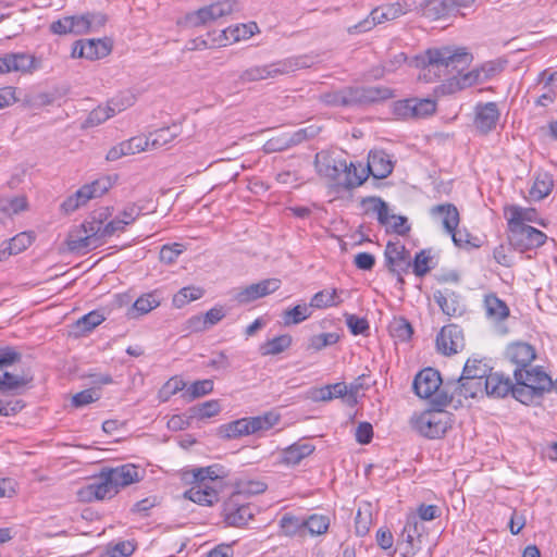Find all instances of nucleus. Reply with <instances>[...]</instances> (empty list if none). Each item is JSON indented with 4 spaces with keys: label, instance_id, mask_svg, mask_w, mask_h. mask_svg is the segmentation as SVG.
<instances>
[{
    "label": "nucleus",
    "instance_id": "8fccbe9b",
    "mask_svg": "<svg viewBox=\"0 0 557 557\" xmlns=\"http://www.w3.org/2000/svg\"><path fill=\"white\" fill-rule=\"evenodd\" d=\"M280 529L285 536H294L305 530L304 519L285 513L280 520Z\"/></svg>",
    "mask_w": 557,
    "mask_h": 557
},
{
    "label": "nucleus",
    "instance_id": "3c124183",
    "mask_svg": "<svg viewBox=\"0 0 557 557\" xmlns=\"http://www.w3.org/2000/svg\"><path fill=\"white\" fill-rule=\"evenodd\" d=\"M373 11L374 18H376V22H380V24L387 21L396 20L399 16L405 15L404 10L401 9L398 2L377 7L373 9Z\"/></svg>",
    "mask_w": 557,
    "mask_h": 557
},
{
    "label": "nucleus",
    "instance_id": "b1692460",
    "mask_svg": "<svg viewBox=\"0 0 557 557\" xmlns=\"http://www.w3.org/2000/svg\"><path fill=\"white\" fill-rule=\"evenodd\" d=\"M34 57L24 52L7 53L0 58V74L29 72L34 69Z\"/></svg>",
    "mask_w": 557,
    "mask_h": 557
},
{
    "label": "nucleus",
    "instance_id": "5701e85b",
    "mask_svg": "<svg viewBox=\"0 0 557 557\" xmlns=\"http://www.w3.org/2000/svg\"><path fill=\"white\" fill-rule=\"evenodd\" d=\"M433 297L443 313L448 317H460L465 312L461 297L448 288L434 292Z\"/></svg>",
    "mask_w": 557,
    "mask_h": 557
},
{
    "label": "nucleus",
    "instance_id": "f03ea898",
    "mask_svg": "<svg viewBox=\"0 0 557 557\" xmlns=\"http://www.w3.org/2000/svg\"><path fill=\"white\" fill-rule=\"evenodd\" d=\"M111 215L109 207L95 211L89 220L82 224L81 234H71L69 247L73 251H89L101 246L108 238L115 234L123 233L126 225L117 218L104 223Z\"/></svg>",
    "mask_w": 557,
    "mask_h": 557
},
{
    "label": "nucleus",
    "instance_id": "cd10ccee",
    "mask_svg": "<svg viewBox=\"0 0 557 557\" xmlns=\"http://www.w3.org/2000/svg\"><path fill=\"white\" fill-rule=\"evenodd\" d=\"M535 356V349L527 343H515L506 349V357L517 366L516 369L530 367Z\"/></svg>",
    "mask_w": 557,
    "mask_h": 557
},
{
    "label": "nucleus",
    "instance_id": "7ed1b4c3",
    "mask_svg": "<svg viewBox=\"0 0 557 557\" xmlns=\"http://www.w3.org/2000/svg\"><path fill=\"white\" fill-rule=\"evenodd\" d=\"M310 65L311 61L306 55L290 57L269 64L251 66L243 71L238 79L242 84L260 82L287 75Z\"/></svg>",
    "mask_w": 557,
    "mask_h": 557
},
{
    "label": "nucleus",
    "instance_id": "603ef678",
    "mask_svg": "<svg viewBox=\"0 0 557 557\" xmlns=\"http://www.w3.org/2000/svg\"><path fill=\"white\" fill-rule=\"evenodd\" d=\"M305 530L311 535L324 534L330 527V519L323 515H311L307 519H304Z\"/></svg>",
    "mask_w": 557,
    "mask_h": 557
},
{
    "label": "nucleus",
    "instance_id": "052dcab7",
    "mask_svg": "<svg viewBox=\"0 0 557 557\" xmlns=\"http://www.w3.org/2000/svg\"><path fill=\"white\" fill-rule=\"evenodd\" d=\"M114 114L115 108H113L109 102L107 107H98L95 110H92L89 113L86 123L89 126H96L106 122L109 117H111Z\"/></svg>",
    "mask_w": 557,
    "mask_h": 557
},
{
    "label": "nucleus",
    "instance_id": "c85d7f7f",
    "mask_svg": "<svg viewBox=\"0 0 557 557\" xmlns=\"http://www.w3.org/2000/svg\"><path fill=\"white\" fill-rule=\"evenodd\" d=\"M512 389V382L508 376L498 372H491L484 381V395L502 398Z\"/></svg>",
    "mask_w": 557,
    "mask_h": 557
},
{
    "label": "nucleus",
    "instance_id": "0e129e2a",
    "mask_svg": "<svg viewBox=\"0 0 557 557\" xmlns=\"http://www.w3.org/2000/svg\"><path fill=\"white\" fill-rule=\"evenodd\" d=\"M220 466L213 465L205 468H196L193 470V476L196 484H207V480H215L220 478L219 470Z\"/></svg>",
    "mask_w": 557,
    "mask_h": 557
},
{
    "label": "nucleus",
    "instance_id": "412c9836",
    "mask_svg": "<svg viewBox=\"0 0 557 557\" xmlns=\"http://www.w3.org/2000/svg\"><path fill=\"white\" fill-rule=\"evenodd\" d=\"M499 115L497 103H479L475 107L474 126L481 134H487L496 127Z\"/></svg>",
    "mask_w": 557,
    "mask_h": 557
},
{
    "label": "nucleus",
    "instance_id": "39448f33",
    "mask_svg": "<svg viewBox=\"0 0 557 557\" xmlns=\"http://www.w3.org/2000/svg\"><path fill=\"white\" fill-rule=\"evenodd\" d=\"M21 354L12 347L0 348V370L21 360ZM33 381L28 375H15L8 371L0 372V392L18 393Z\"/></svg>",
    "mask_w": 557,
    "mask_h": 557
},
{
    "label": "nucleus",
    "instance_id": "20e7f679",
    "mask_svg": "<svg viewBox=\"0 0 557 557\" xmlns=\"http://www.w3.org/2000/svg\"><path fill=\"white\" fill-rule=\"evenodd\" d=\"M411 426L426 438H440L451 428V414L442 407L425 410L411 418Z\"/></svg>",
    "mask_w": 557,
    "mask_h": 557
},
{
    "label": "nucleus",
    "instance_id": "1a4fd4ad",
    "mask_svg": "<svg viewBox=\"0 0 557 557\" xmlns=\"http://www.w3.org/2000/svg\"><path fill=\"white\" fill-rule=\"evenodd\" d=\"M385 263L388 270L397 275V282L404 284L403 275L408 273L411 267L409 250L400 242H388L384 251Z\"/></svg>",
    "mask_w": 557,
    "mask_h": 557
},
{
    "label": "nucleus",
    "instance_id": "6ab92c4d",
    "mask_svg": "<svg viewBox=\"0 0 557 557\" xmlns=\"http://www.w3.org/2000/svg\"><path fill=\"white\" fill-rule=\"evenodd\" d=\"M255 516L249 504H239L236 496L231 497L224 505V520L231 527L242 528Z\"/></svg>",
    "mask_w": 557,
    "mask_h": 557
},
{
    "label": "nucleus",
    "instance_id": "c756f323",
    "mask_svg": "<svg viewBox=\"0 0 557 557\" xmlns=\"http://www.w3.org/2000/svg\"><path fill=\"white\" fill-rule=\"evenodd\" d=\"M106 472L117 491H120L121 487L138 482L140 479L138 468L131 463L108 469Z\"/></svg>",
    "mask_w": 557,
    "mask_h": 557
},
{
    "label": "nucleus",
    "instance_id": "0eeeda50",
    "mask_svg": "<svg viewBox=\"0 0 557 557\" xmlns=\"http://www.w3.org/2000/svg\"><path fill=\"white\" fill-rule=\"evenodd\" d=\"M235 9V1L223 0L186 14L185 25L189 27H199L231 14Z\"/></svg>",
    "mask_w": 557,
    "mask_h": 557
},
{
    "label": "nucleus",
    "instance_id": "de8ad7c7",
    "mask_svg": "<svg viewBox=\"0 0 557 557\" xmlns=\"http://www.w3.org/2000/svg\"><path fill=\"white\" fill-rule=\"evenodd\" d=\"M451 14L447 0H428L423 10V16L436 21Z\"/></svg>",
    "mask_w": 557,
    "mask_h": 557
},
{
    "label": "nucleus",
    "instance_id": "69168bd1",
    "mask_svg": "<svg viewBox=\"0 0 557 557\" xmlns=\"http://www.w3.org/2000/svg\"><path fill=\"white\" fill-rule=\"evenodd\" d=\"M185 250L183 244L174 243L172 245H163L160 250V260L166 264L174 263L181 253Z\"/></svg>",
    "mask_w": 557,
    "mask_h": 557
},
{
    "label": "nucleus",
    "instance_id": "bf43d9fd",
    "mask_svg": "<svg viewBox=\"0 0 557 557\" xmlns=\"http://www.w3.org/2000/svg\"><path fill=\"white\" fill-rule=\"evenodd\" d=\"M103 320L104 317L101 313L98 311H91L77 320L76 329L79 333H88L101 324Z\"/></svg>",
    "mask_w": 557,
    "mask_h": 557
},
{
    "label": "nucleus",
    "instance_id": "a878e982",
    "mask_svg": "<svg viewBox=\"0 0 557 557\" xmlns=\"http://www.w3.org/2000/svg\"><path fill=\"white\" fill-rule=\"evenodd\" d=\"M504 215L507 220V225L528 226L527 223H539L545 225L543 221L539 220L537 211L534 208H523L517 205L505 207Z\"/></svg>",
    "mask_w": 557,
    "mask_h": 557
},
{
    "label": "nucleus",
    "instance_id": "49530a36",
    "mask_svg": "<svg viewBox=\"0 0 557 557\" xmlns=\"http://www.w3.org/2000/svg\"><path fill=\"white\" fill-rule=\"evenodd\" d=\"M292 345V336L283 334L272 339L267 341L261 347V354L263 356L278 355L286 350Z\"/></svg>",
    "mask_w": 557,
    "mask_h": 557
},
{
    "label": "nucleus",
    "instance_id": "4c0bfd02",
    "mask_svg": "<svg viewBox=\"0 0 557 557\" xmlns=\"http://www.w3.org/2000/svg\"><path fill=\"white\" fill-rule=\"evenodd\" d=\"M87 60H98L107 57L112 50L109 39H84Z\"/></svg>",
    "mask_w": 557,
    "mask_h": 557
},
{
    "label": "nucleus",
    "instance_id": "7c9ffc66",
    "mask_svg": "<svg viewBox=\"0 0 557 557\" xmlns=\"http://www.w3.org/2000/svg\"><path fill=\"white\" fill-rule=\"evenodd\" d=\"M182 133L181 124L173 123L171 126L161 127L154 132L149 133L147 137L148 147L150 149H160L172 140H174Z\"/></svg>",
    "mask_w": 557,
    "mask_h": 557
},
{
    "label": "nucleus",
    "instance_id": "f3484780",
    "mask_svg": "<svg viewBox=\"0 0 557 557\" xmlns=\"http://www.w3.org/2000/svg\"><path fill=\"white\" fill-rule=\"evenodd\" d=\"M465 346L461 329L456 324L443 326L436 336L437 350L446 356L457 354Z\"/></svg>",
    "mask_w": 557,
    "mask_h": 557
},
{
    "label": "nucleus",
    "instance_id": "4d7b16f0",
    "mask_svg": "<svg viewBox=\"0 0 557 557\" xmlns=\"http://www.w3.org/2000/svg\"><path fill=\"white\" fill-rule=\"evenodd\" d=\"M339 341V335L335 332L321 333L310 337L308 349L319 351L325 347L332 346Z\"/></svg>",
    "mask_w": 557,
    "mask_h": 557
},
{
    "label": "nucleus",
    "instance_id": "2f4dec72",
    "mask_svg": "<svg viewBox=\"0 0 557 557\" xmlns=\"http://www.w3.org/2000/svg\"><path fill=\"white\" fill-rule=\"evenodd\" d=\"M184 497L201 506H212L219 500V493L208 484H195L184 493Z\"/></svg>",
    "mask_w": 557,
    "mask_h": 557
},
{
    "label": "nucleus",
    "instance_id": "423d86ee",
    "mask_svg": "<svg viewBox=\"0 0 557 557\" xmlns=\"http://www.w3.org/2000/svg\"><path fill=\"white\" fill-rule=\"evenodd\" d=\"M112 187L109 176L98 178L82 186L74 195L67 197L61 205L64 212L70 213L85 205L88 200L101 197Z\"/></svg>",
    "mask_w": 557,
    "mask_h": 557
},
{
    "label": "nucleus",
    "instance_id": "680f3d73",
    "mask_svg": "<svg viewBox=\"0 0 557 557\" xmlns=\"http://www.w3.org/2000/svg\"><path fill=\"white\" fill-rule=\"evenodd\" d=\"M27 208L25 197H15L12 199H0V212L8 215L17 214Z\"/></svg>",
    "mask_w": 557,
    "mask_h": 557
},
{
    "label": "nucleus",
    "instance_id": "bb28decb",
    "mask_svg": "<svg viewBox=\"0 0 557 557\" xmlns=\"http://www.w3.org/2000/svg\"><path fill=\"white\" fill-rule=\"evenodd\" d=\"M393 97L389 88L383 86L352 87V100L355 103H372Z\"/></svg>",
    "mask_w": 557,
    "mask_h": 557
},
{
    "label": "nucleus",
    "instance_id": "a18cd8bd",
    "mask_svg": "<svg viewBox=\"0 0 557 557\" xmlns=\"http://www.w3.org/2000/svg\"><path fill=\"white\" fill-rule=\"evenodd\" d=\"M492 369L487 363L480 359L469 358L463 367V376H471L475 380L485 381V377L490 375Z\"/></svg>",
    "mask_w": 557,
    "mask_h": 557
},
{
    "label": "nucleus",
    "instance_id": "ddd939ff",
    "mask_svg": "<svg viewBox=\"0 0 557 557\" xmlns=\"http://www.w3.org/2000/svg\"><path fill=\"white\" fill-rule=\"evenodd\" d=\"M513 376L516 382L533 388L537 396H542L545 391H549L554 385L552 377L540 367L515 369Z\"/></svg>",
    "mask_w": 557,
    "mask_h": 557
},
{
    "label": "nucleus",
    "instance_id": "37998d69",
    "mask_svg": "<svg viewBox=\"0 0 557 557\" xmlns=\"http://www.w3.org/2000/svg\"><path fill=\"white\" fill-rule=\"evenodd\" d=\"M553 186V178L548 173H539L530 189V196L533 199L542 200L550 194Z\"/></svg>",
    "mask_w": 557,
    "mask_h": 557
},
{
    "label": "nucleus",
    "instance_id": "864d4df0",
    "mask_svg": "<svg viewBox=\"0 0 557 557\" xmlns=\"http://www.w3.org/2000/svg\"><path fill=\"white\" fill-rule=\"evenodd\" d=\"M213 391V381L201 380L194 382L183 394L184 399L193 401Z\"/></svg>",
    "mask_w": 557,
    "mask_h": 557
},
{
    "label": "nucleus",
    "instance_id": "ea45409f",
    "mask_svg": "<svg viewBox=\"0 0 557 557\" xmlns=\"http://www.w3.org/2000/svg\"><path fill=\"white\" fill-rule=\"evenodd\" d=\"M160 305V300L154 293L145 294L138 297L132 309L128 311L131 318L147 314Z\"/></svg>",
    "mask_w": 557,
    "mask_h": 557
},
{
    "label": "nucleus",
    "instance_id": "2eb2a0df",
    "mask_svg": "<svg viewBox=\"0 0 557 557\" xmlns=\"http://www.w3.org/2000/svg\"><path fill=\"white\" fill-rule=\"evenodd\" d=\"M432 214L441 215L446 232L451 236L456 246L461 247L468 243L467 235L456 232L459 224V212L454 205H438L432 208Z\"/></svg>",
    "mask_w": 557,
    "mask_h": 557
},
{
    "label": "nucleus",
    "instance_id": "a211bd4d",
    "mask_svg": "<svg viewBox=\"0 0 557 557\" xmlns=\"http://www.w3.org/2000/svg\"><path fill=\"white\" fill-rule=\"evenodd\" d=\"M314 163L318 173L339 186L343 171L347 169V161L342 158H335L325 152L315 154Z\"/></svg>",
    "mask_w": 557,
    "mask_h": 557
},
{
    "label": "nucleus",
    "instance_id": "c9c22d12",
    "mask_svg": "<svg viewBox=\"0 0 557 557\" xmlns=\"http://www.w3.org/2000/svg\"><path fill=\"white\" fill-rule=\"evenodd\" d=\"M484 308L487 318L494 321H502L509 315L508 306L495 294H490L485 296Z\"/></svg>",
    "mask_w": 557,
    "mask_h": 557
},
{
    "label": "nucleus",
    "instance_id": "09e8293b",
    "mask_svg": "<svg viewBox=\"0 0 557 557\" xmlns=\"http://www.w3.org/2000/svg\"><path fill=\"white\" fill-rule=\"evenodd\" d=\"M310 305H297L292 309L285 310L283 313V322L285 325L299 324L307 320L311 314Z\"/></svg>",
    "mask_w": 557,
    "mask_h": 557
},
{
    "label": "nucleus",
    "instance_id": "dca6fc26",
    "mask_svg": "<svg viewBox=\"0 0 557 557\" xmlns=\"http://www.w3.org/2000/svg\"><path fill=\"white\" fill-rule=\"evenodd\" d=\"M314 135L315 131L313 127L301 128L294 133H285L267 140L263 149L267 153L284 151L301 144L305 139L313 137Z\"/></svg>",
    "mask_w": 557,
    "mask_h": 557
},
{
    "label": "nucleus",
    "instance_id": "6e6552de",
    "mask_svg": "<svg viewBox=\"0 0 557 557\" xmlns=\"http://www.w3.org/2000/svg\"><path fill=\"white\" fill-rule=\"evenodd\" d=\"M508 239L515 249L527 251L544 245L547 236L533 226L508 225Z\"/></svg>",
    "mask_w": 557,
    "mask_h": 557
},
{
    "label": "nucleus",
    "instance_id": "c03bdc74",
    "mask_svg": "<svg viewBox=\"0 0 557 557\" xmlns=\"http://www.w3.org/2000/svg\"><path fill=\"white\" fill-rule=\"evenodd\" d=\"M278 420L280 416L273 412H267L262 416L246 418L250 434L270 430L278 422Z\"/></svg>",
    "mask_w": 557,
    "mask_h": 557
},
{
    "label": "nucleus",
    "instance_id": "774afa93",
    "mask_svg": "<svg viewBox=\"0 0 557 557\" xmlns=\"http://www.w3.org/2000/svg\"><path fill=\"white\" fill-rule=\"evenodd\" d=\"M100 398V392L96 388H88L75 394L72 397V405L76 408L87 406Z\"/></svg>",
    "mask_w": 557,
    "mask_h": 557
},
{
    "label": "nucleus",
    "instance_id": "58836bf2",
    "mask_svg": "<svg viewBox=\"0 0 557 557\" xmlns=\"http://www.w3.org/2000/svg\"><path fill=\"white\" fill-rule=\"evenodd\" d=\"M323 103L333 107H348L354 104L352 87L324 92L320 96Z\"/></svg>",
    "mask_w": 557,
    "mask_h": 557
},
{
    "label": "nucleus",
    "instance_id": "f257e3e1",
    "mask_svg": "<svg viewBox=\"0 0 557 557\" xmlns=\"http://www.w3.org/2000/svg\"><path fill=\"white\" fill-rule=\"evenodd\" d=\"M472 54L465 47L443 46L425 50L417 58L421 71L419 79L434 82L437 79L458 81L465 70L471 64Z\"/></svg>",
    "mask_w": 557,
    "mask_h": 557
},
{
    "label": "nucleus",
    "instance_id": "aec40b11",
    "mask_svg": "<svg viewBox=\"0 0 557 557\" xmlns=\"http://www.w3.org/2000/svg\"><path fill=\"white\" fill-rule=\"evenodd\" d=\"M315 450V446L307 441H298L282 449L276 460L277 465L286 467L298 466Z\"/></svg>",
    "mask_w": 557,
    "mask_h": 557
},
{
    "label": "nucleus",
    "instance_id": "4be33fe9",
    "mask_svg": "<svg viewBox=\"0 0 557 557\" xmlns=\"http://www.w3.org/2000/svg\"><path fill=\"white\" fill-rule=\"evenodd\" d=\"M500 71V67L495 62H486L480 67H475L467 73H462L458 81V88L463 89L474 84H482L491 79Z\"/></svg>",
    "mask_w": 557,
    "mask_h": 557
},
{
    "label": "nucleus",
    "instance_id": "e433bc0d",
    "mask_svg": "<svg viewBox=\"0 0 557 557\" xmlns=\"http://www.w3.org/2000/svg\"><path fill=\"white\" fill-rule=\"evenodd\" d=\"M457 381H448L446 383L442 382L441 389L436 394L435 398H432V404L434 407H446L450 403H453L455 399L458 403H461V399L463 398L462 395L459 394V389H455Z\"/></svg>",
    "mask_w": 557,
    "mask_h": 557
},
{
    "label": "nucleus",
    "instance_id": "393cba45",
    "mask_svg": "<svg viewBox=\"0 0 557 557\" xmlns=\"http://www.w3.org/2000/svg\"><path fill=\"white\" fill-rule=\"evenodd\" d=\"M391 157L384 150H371L368 156L367 171L374 178H386L393 172Z\"/></svg>",
    "mask_w": 557,
    "mask_h": 557
},
{
    "label": "nucleus",
    "instance_id": "4468645a",
    "mask_svg": "<svg viewBox=\"0 0 557 557\" xmlns=\"http://www.w3.org/2000/svg\"><path fill=\"white\" fill-rule=\"evenodd\" d=\"M442 382L441 374L437 370L425 368L414 376L412 387L420 398H435L441 389Z\"/></svg>",
    "mask_w": 557,
    "mask_h": 557
},
{
    "label": "nucleus",
    "instance_id": "9d476101",
    "mask_svg": "<svg viewBox=\"0 0 557 557\" xmlns=\"http://www.w3.org/2000/svg\"><path fill=\"white\" fill-rule=\"evenodd\" d=\"M425 527L417 516L409 517L399 535L398 543L405 544L401 557H413L422 549Z\"/></svg>",
    "mask_w": 557,
    "mask_h": 557
},
{
    "label": "nucleus",
    "instance_id": "473e14b6",
    "mask_svg": "<svg viewBox=\"0 0 557 557\" xmlns=\"http://www.w3.org/2000/svg\"><path fill=\"white\" fill-rule=\"evenodd\" d=\"M258 29L256 23L242 24L235 27H228L221 32L219 35L218 45L226 46L227 42L232 39L233 41H239L244 39L250 38L255 32Z\"/></svg>",
    "mask_w": 557,
    "mask_h": 557
},
{
    "label": "nucleus",
    "instance_id": "f8f14e48",
    "mask_svg": "<svg viewBox=\"0 0 557 557\" xmlns=\"http://www.w3.org/2000/svg\"><path fill=\"white\" fill-rule=\"evenodd\" d=\"M280 286L281 281L278 278H265L258 283H252L246 287L236 289L234 298L238 304H250L259 298L273 294L280 288Z\"/></svg>",
    "mask_w": 557,
    "mask_h": 557
},
{
    "label": "nucleus",
    "instance_id": "9b49d317",
    "mask_svg": "<svg viewBox=\"0 0 557 557\" xmlns=\"http://www.w3.org/2000/svg\"><path fill=\"white\" fill-rule=\"evenodd\" d=\"M436 110V103L432 99H406L394 104V113L401 119H420L431 115Z\"/></svg>",
    "mask_w": 557,
    "mask_h": 557
},
{
    "label": "nucleus",
    "instance_id": "e2e57ef3",
    "mask_svg": "<svg viewBox=\"0 0 557 557\" xmlns=\"http://www.w3.org/2000/svg\"><path fill=\"white\" fill-rule=\"evenodd\" d=\"M193 414L190 417L211 418L218 414L221 410L218 400H208L190 409Z\"/></svg>",
    "mask_w": 557,
    "mask_h": 557
},
{
    "label": "nucleus",
    "instance_id": "72a5a7b5",
    "mask_svg": "<svg viewBox=\"0 0 557 557\" xmlns=\"http://www.w3.org/2000/svg\"><path fill=\"white\" fill-rule=\"evenodd\" d=\"M367 168L358 169L352 162H347V169L343 171L339 186L345 189H352L363 184L368 178Z\"/></svg>",
    "mask_w": 557,
    "mask_h": 557
},
{
    "label": "nucleus",
    "instance_id": "6e6d98bb",
    "mask_svg": "<svg viewBox=\"0 0 557 557\" xmlns=\"http://www.w3.org/2000/svg\"><path fill=\"white\" fill-rule=\"evenodd\" d=\"M203 292L198 287H183L173 297V305L176 308H182L190 301L201 298Z\"/></svg>",
    "mask_w": 557,
    "mask_h": 557
},
{
    "label": "nucleus",
    "instance_id": "5fc2aeb1",
    "mask_svg": "<svg viewBox=\"0 0 557 557\" xmlns=\"http://www.w3.org/2000/svg\"><path fill=\"white\" fill-rule=\"evenodd\" d=\"M33 235L27 232H22L10 240L4 242L8 245V253L9 255H17L28 248L33 243Z\"/></svg>",
    "mask_w": 557,
    "mask_h": 557
},
{
    "label": "nucleus",
    "instance_id": "13d9d810",
    "mask_svg": "<svg viewBox=\"0 0 557 557\" xmlns=\"http://www.w3.org/2000/svg\"><path fill=\"white\" fill-rule=\"evenodd\" d=\"M221 432L226 438H237L250 434L246 418L222 425Z\"/></svg>",
    "mask_w": 557,
    "mask_h": 557
},
{
    "label": "nucleus",
    "instance_id": "f704fd0d",
    "mask_svg": "<svg viewBox=\"0 0 557 557\" xmlns=\"http://www.w3.org/2000/svg\"><path fill=\"white\" fill-rule=\"evenodd\" d=\"M455 386V389H459V394L462 395L465 399L484 395V381L475 380L471 376H463V374H461Z\"/></svg>",
    "mask_w": 557,
    "mask_h": 557
},
{
    "label": "nucleus",
    "instance_id": "79ce46f5",
    "mask_svg": "<svg viewBox=\"0 0 557 557\" xmlns=\"http://www.w3.org/2000/svg\"><path fill=\"white\" fill-rule=\"evenodd\" d=\"M89 490L97 499L111 498L119 492L106 471L101 472L98 482L89 485Z\"/></svg>",
    "mask_w": 557,
    "mask_h": 557
},
{
    "label": "nucleus",
    "instance_id": "a19ab883",
    "mask_svg": "<svg viewBox=\"0 0 557 557\" xmlns=\"http://www.w3.org/2000/svg\"><path fill=\"white\" fill-rule=\"evenodd\" d=\"M342 302V299L338 296V292L336 288L333 289H323L315 293L311 300L310 307L314 309H325L329 307L338 306Z\"/></svg>",
    "mask_w": 557,
    "mask_h": 557
},
{
    "label": "nucleus",
    "instance_id": "338daca9",
    "mask_svg": "<svg viewBox=\"0 0 557 557\" xmlns=\"http://www.w3.org/2000/svg\"><path fill=\"white\" fill-rule=\"evenodd\" d=\"M512 396L522 404H530L537 396V393L533 391V388L524 385L523 383H518L516 385L512 384V389L510 391Z\"/></svg>",
    "mask_w": 557,
    "mask_h": 557
}]
</instances>
